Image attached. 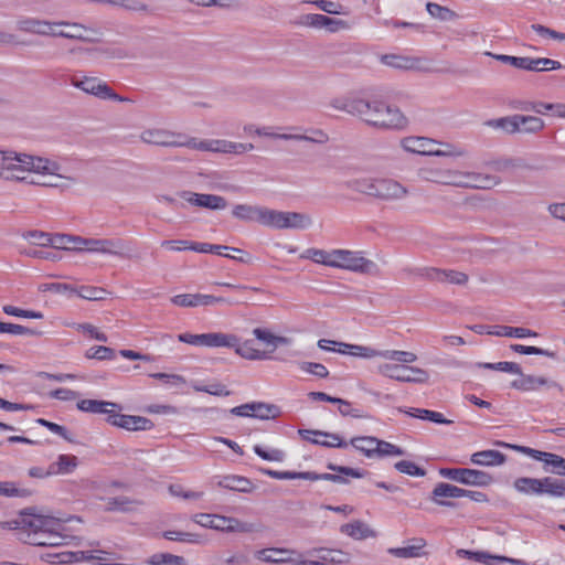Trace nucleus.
Returning a JSON list of instances; mask_svg holds the SVG:
<instances>
[{"mask_svg": "<svg viewBox=\"0 0 565 565\" xmlns=\"http://www.w3.org/2000/svg\"><path fill=\"white\" fill-rule=\"evenodd\" d=\"M142 141L157 146L186 147L201 151L241 154L254 149L253 143L233 142L223 139L198 140L162 129H148L141 134Z\"/></svg>", "mask_w": 565, "mask_h": 565, "instance_id": "nucleus-1", "label": "nucleus"}, {"mask_svg": "<svg viewBox=\"0 0 565 565\" xmlns=\"http://www.w3.org/2000/svg\"><path fill=\"white\" fill-rule=\"evenodd\" d=\"M15 524L20 530V540L31 545L60 546L67 539L63 533V522L50 515L23 513Z\"/></svg>", "mask_w": 565, "mask_h": 565, "instance_id": "nucleus-2", "label": "nucleus"}, {"mask_svg": "<svg viewBox=\"0 0 565 565\" xmlns=\"http://www.w3.org/2000/svg\"><path fill=\"white\" fill-rule=\"evenodd\" d=\"M344 109L379 129L401 130L408 125V119L397 107L383 100L354 99L347 103Z\"/></svg>", "mask_w": 565, "mask_h": 565, "instance_id": "nucleus-3", "label": "nucleus"}, {"mask_svg": "<svg viewBox=\"0 0 565 565\" xmlns=\"http://www.w3.org/2000/svg\"><path fill=\"white\" fill-rule=\"evenodd\" d=\"M25 172L42 177L62 178L57 162L25 153L0 151V178L6 180H24Z\"/></svg>", "mask_w": 565, "mask_h": 565, "instance_id": "nucleus-4", "label": "nucleus"}, {"mask_svg": "<svg viewBox=\"0 0 565 565\" xmlns=\"http://www.w3.org/2000/svg\"><path fill=\"white\" fill-rule=\"evenodd\" d=\"M318 348L323 351L338 352L343 355H351L361 359H375L381 358L388 361H398L414 363L417 361V355L409 351L402 350H376L372 347L351 344L329 339H320L317 343Z\"/></svg>", "mask_w": 565, "mask_h": 565, "instance_id": "nucleus-5", "label": "nucleus"}, {"mask_svg": "<svg viewBox=\"0 0 565 565\" xmlns=\"http://www.w3.org/2000/svg\"><path fill=\"white\" fill-rule=\"evenodd\" d=\"M401 145L406 151L418 154L445 157L463 156V150L452 145L440 143L434 139L425 137H406L402 139Z\"/></svg>", "mask_w": 565, "mask_h": 565, "instance_id": "nucleus-6", "label": "nucleus"}, {"mask_svg": "<svg viewBox=\"0 0 565 565\" xmlns=\"http://www.w3.org/2000/svg\"><path fill=\"white\" fill-rule=\"evenodd\" d=\"M107 404L102 414L106 415V422L111 426L128 431H146L154 427L153 422L147 417L121 414L122 407L119 404L113 402H107Z\"/></svg>", "mask_w": 565, "mask_h": 565, "instance_id": "nucleus-7", "label": "nucleus"}, {"mask_svg": "<svg viewBox=\"0 0 565 565\" xmlns=\"http://www.w3.org/2000/svg\"><path fill=\"white\" fill-rule=\"evenodd\" d=\"M259 224L277 230L307 228L311 224V218L302 213L262 207Z\"/></svg>", "mask_w": 565, "mask_h": 565, "instance_id": "nucleus-8", "label": "nucleus"}, {"mask_svg": "<svg viewBox=\"0 0 565 565\" xmlns=\"http://www.w3.org/2000/svg\"><path fill=\"white\" fill-rule=\"evenodd\" d=\"M516 491L524 494H548L551 497L565 495V480H556L550 477L542 479L522 477L514 481Z\"/></svg>", "mask_w": 565, "mask_h": 565, "instance_id": "nucleus-9", "label": "nucleus"}, {"mask_svg": "<svg viewBox=\"0 0 565 565\" xmlns=\"http://www.w3.org/2000/svg\"><path fill=\"white\" fill-rule=\"evenodd\" d=\"M330 267L353 273L369 274L375 267V263L363 256L362 252L335 248L331 249Z\"/></svg>", "mask_w": 565, "mask_h": 565, "instance_id": "nucleus-10", "label": "nucleus"}, {"mask_svg": "<svg viewBox=\"0 0 565 565\" xmlns=\"http://www.w3.org/2000/svg\"><path fill=\"white\" fill-rule=\"evenodd\" d=\"M384 363L377 369L379 373L388 379L405 383H426L429 380L427 371L409 366L407 362Z\"/></svg>", "mask_w": 565, "mask_h": 565, "instance_id": "nucleus-11", "label": "nucleus"}, {"mask_svg": "<svg viewBox=\"0 0 565 565\" xmlns=\"http://www.w3.org/2000/svg\"><path fill=\"white\" fill-rule=\"evenodd\" d=\"M486 54L502 63L510 64L515 68L530 72H547L562 68L561 62L547 57H519L505 54H492L490 52H487Z\"/></svg>", "mask_w": 565, "mask_h": 565, "instance_id": "nucleus-12", "label": "nucleus"}, {"mask_svg": "<svg viewBox=\"0 0 565 565\" xmlns=\"http://www.w3.org/2000/svg\"><path fill=\"white\" fill-rule=\"evenodd\" d=\"M439 475L443 478L473 487H488L493 482V477L490 473L470 468H441Z\"/></svg>", "mask_w": 565, "mask_h": 565, "instance_id": "nucleus-13", "label": "nucleus"}, {"mask_svg": "<svg viewBox=\"0 0 565 565\" xmlns=\"http://www.w3.org/2000/svg\"><path fill=\"white\" fill-rule=\"evenodd\" d=\"M500 182L501 179L492 173L455 170L452 186L490 190Z\"/></svg>", "mask_w": 565, "mask_h": 565, "instance_id": "nucleus-14", "label": "nucleus"}, {"mask_svg": "<svg viewBox=\"0 0 565 565\" xmlns=\"http://www.w3.org/2000/svg\"><path fill=\"white\" fill-rule=\"evenodd\" d=\"M192 521L203 527L222 532H245L246 524L235 518L224 516L213 513H196Z\"/></svg>", "mask_w": 565, "mask_h": 565, "instance_id": "nucleus-15", "label": "nucleus"}, {"mask_svg": "<svg viewBox=\"0 0 565 565\" xmlns=\"http://www.w3.org/2000/svg\"><path fill=\"white\" fill-rule=\"evenodd\" d=\"M124 242L121 239L108 238H83L81 237L78 252H89L103 255L122 256Z\"/></svg>", "mask_w": 565, "mask_h": 565, "instance_id": "nucleus-16", "label": "nucleus"}, {"mask_svg": "<svg viewBox=\"0 0 565 565\" xmlns=\"http://www.w3.org/2000/svg\"><path fill=\"white\" fill-rule=\"evenodd\" d=\"M171 303L181 308L209 307L216 303H232L224 297L205 294H179L170 299Z\"/></svg>", "mask_w": 565, "mask_h": 565, "instance_id": "nucleus-17", "label": "nucleus"}, {"mask_svg": "<svg viewBox=\"0 0 565 565\" xmlns=\"http://www.w3.org/2000/svg\"><path fill=\"white\" fill-rule=\"evenodd\" d=\"M73 85L81 88L85 93L92 94L103 99H114V100H126L121 98L113 89L104 82L96 77H83L82 79L74 78Z\"/></svg>", "mask_w": 565, "mask_h": 565, "instance_id": "nucleus-18", "label": "nucleus"}, {"mask_svg": "<svg viewBox=\"0 0 565 565\" xmlns=\"http://www.w3.org/2000/svg\"><path fill=\"white\" fill-rule=\"evenodd\" d=\"M299 24L315 29H324L329 32H339L350 29V24L341 19L329 18L319 13H309L300 18Z\"/></svg>", "mask_w": 565, "mask_h": 565, "instance_id": "nucleus-19", "label": "nucleus"}, {"mask_svg": "<svg viewBox=\"0 0 565 565\" xmlns=\"http://www.w3.org/2000/svg\"><path fill=\"white\" fill-rule=\"evenodd\" d=\"M299 434L303 437V439L312 444L329 448H347L349 445L338 434L310 429L299 430Z\"/></svg>", "mask_w": 565, "mask_h": 565, "instance_id": "nucleus-20", "label": "nucleus"}, {"mask_svg": "<svg viewBox=\"0 0 565 565\" xmlns=\"http://www.w3.org/2000/svg\"><path fill=\"white\" fill-rule=\"evenodd\" d=\"M407 190L397 181L392 179H375L373 196L383 200L401 199L405 196Z\"/></svg>", "mask_w": 565, "mask_h": 565, "instance_id": "nucleus-21", "label": "nucleus"}, {"mask_svg": "<svg viewBox=\"0 0 565 565\" xmlns=\"http://www.w3.org/2000/svg\"><path fill=\"white\" fill-rule=\"evenodd\" d=\"M469 559L478 562L483 565H527L526 562L519 558H511L501 555H494L483 551H463Z\"/></svg>", "mask_w": 565, "mask_h": 565, "instance_id": "nucleus-22", "label": "nucleus"}, {"mask_svg": "<svg viewBox=\"0 0 565 565\" xmlns=\"http://www.w3.org/2000/svg\"><path fill=\"white\" fill-rule=\"evenodd\" d=\"M262 473L278 480H294V479H309L317 480L323 479L334 482L342 481V478L337 475L324 473L321 477L312 476L310 472H294V471H278L271 469H260Z\"/></svg>", "mask_w": 565, "mask_h": 565, "instance_id": "nucleus-23", "label": "nucleus"}, {"mask_svg": "<svg viewBox=\"0 0 565 565\" xmlns=\"http://www.w3.org/2000/svg\"><path fill=\"white\" fill-rule=\"evenodd\" d=\"M340 532L355 541H363L366 539H374L377 536V532L372 529L366 522L361 520H354L352 522L342 524Z\"/></svg>", "mask_w": 565, "mask_h": 565, "instance_id": "nucleus-24", "label": "nucleus"}, {"mask_svg": "<svg viewBox=\"0 0 565 565\" xmlns=\"http://www.w3.org/2000/svg\"><path fill=\"white\" fill-rule=\"evenodd\" d=\"M52 289L56 291L70 290L75 292L78 297L83 299L95 301L105 299L106 296L109 294L106 289L95 286H79L77 288H74L66 284H54L52 285Z\"/></svg>", "mask_w": 565, "mask_h": 565, "instance_id": "nucleus-25", "label": "nucleus"}, {"mask_svg": "<svg viewBox=\"0 0 565 565\" xmlns=\"http://www.w3.org/2000/svg\"><path fill=\"white\" fill-rule=\"evenodd\" d=\"M185 200L192 205L210 210H223L226 207V200L215 194L188 193Z\"/></svg>", "mask_w": 565, "mask_h": 565, "instance_id": "nucleus-26", "label": "nucleus"}, {"mask_svg": "<svg viewBox=\"0 0 565 565\" xmlns=\"http://www.w3.org/2000/svg\"><path fill=\"white\" fill-rule=\"evenodd\" d=\"M233 350L237 355L249 361H263L269 359L266 350L255 348L253 340H245L242 342L237 335L236 344Z\"/></svg>", "mask_w": 565, "mask_h": 565, "instance_id": "nucleus-27", "label": "nucleus"}, {"mask_svg": "<svg viewBox=\"0 0 565 565\" xmlns=\"http://www.w3.org/2000/svg\"><path fill=\"white\" fill-rule=\"evenodd\" d=\"M465 489L459 488L457 486L450 483H438L433 490V500L439 504L445 507H452L454 504L445 501V498L458 499L463 498Z\"/></svg>", "mask_w": 565, "mask_h": 565, "instance_id": "nucleus-28", "label": "nucleus"}, {"mask_svg": "<svg viewBox=\"0 0 565 565\" xmlns=\"http://www.w3.org/2000/svg\"><path fill=\"white\" fill-rule=\"evenodd\" d=\"M66 25L65 23H49L46 21L35 20V19H26L19 21V29L25 32L42 34V35H52L55 33V28Z\"/></svg>", "mask_w": 565, "mask_h": 565, "instance_id": "nucleus-29", "label": "nucleus"}, {"mask_svg": "<svg viewBox=\"0 0 565 565\" xmlns=\"http://www.w3.org/2000/svg\"><path fill=\"white\" fill-rule=\"evenodd\" d=\"M419 177L425 181L452 185L455 170L439 168H423L419 171Z\"/></svg>", "mask_w": 565, "mask_h": 565, "instance_id": "nucleus-30", "label": "nucleus"}, {"mask_svg": "<svg viewBox=\"0 0 565 565\" xmlns=\"http://www.w3.org/2000/svg\"><path fill=\"white\" fill-rule=\"evenodd\" d=\"M470 461L473 465L494 467L501 466L505 462V455L498 450H481L473 452L470 457Z\"/></svg>", "mask_w": 565, "mask_h": 565, "instance_id": "nucleus-31", "label": "nucleus"}, {"mask_svg": "<svg viewBox=\"0 0 565 565\" xmlns=\"http://www.w3.org/2000/svg\"><path fill=\"white\" fill-rule=\"evenodd\" d=\"M77 465L78 460L76 456L63 454L60 455L57 459L49 466L46 475H67L73 472Z\"/></svg>", "mask_w": 565, "mask_h": 565, "instance_id": "nucleus-32", "label": "nucleus"}, {"mask_svg": "<svg viewBox=\"0 0 565 565\" xmlns=\"http://www.w3.org/2000/svg\"><path fill=\"white\" fill-rule=\"evenodd\" d=\"M253 334L257 340H259L269 348V350L266 351L269 358L276 351L278 345H286L289 343L288 338L276 335L271 331L263 328H255L253 330Z\"/></svg>", "mask_w": 565, "mask_h": 565, "instance_id": "nucleus-33", "label": "nucleus"}, {"mask_svg": "<svg viewBox=\"0 0 565 565\" xmlns=\"http://www.w3.org/2000/svg\"><path fill=\"white\" fill-rule=\"evenodd\" d=\"M217 484H218V487H221L223 489L237 491V492H244V493L252 492L253 488H254L252 481L248 478L242 477V476H236V475H230V476L223 477L217 482Z\"/></svg>", "mask_w": 565, "mask_h": 565, "instance_id": "nucleus-34", "label": "nucleus"}, {"mask_svg": "<svg viewBox=\"0 0 565 565\" xmlns=\"http://www.w3.org/2000/svg\"><path fill=\"white\" fill-rule=\"evenodd\" d=\"M426 545L424 539H413L411 544L403 547H393L388 550V553L399 558H413L422 556L423 550Z\"/></svg>", "mask_w": 565, "mask_h": 565, "instance_id": "nucleus-35", "label": "nucleus"}, {"mask_svg": "<svg viewBox=\"0 0 565 565\" xmlns=\"http://www.w3.org/2000/svg\"><path fill=\"white\" fill-rule=\"evenodd\" d=\"M401 412L405 413L411 417L433 422L435 424L450 425L454 423L452 420L447 419L441 413L436 411L411 407L407 409H401Z\"/></svg>", "mask_w": 565, "mask_h": 565, "instance_id": "nucleus-36", "label": "nucleus"}, {"mask_svg": "<svg viewBox=\"0 0 565 565\" xmlns=\"http://www.w3.org/2000/svg\"><path fill=\"white\" fill-rule=\"evenodd\" d=\"M236 344V335L224 332L205 333L204 348H227L233 349Z\"/></svg>", "mask_w": 565, "mask_h": 565, "instance_id": "nucleus-37", "label": "nucleus"}, {"mask_svg": "<svg viewBox=\"0 0 565 565\" xmlns=\"http://www.w3.org/2000/svg\"><path fill=\"white\" fill-rule=\"evenodd\" d=\"M349 444L364 456L373 458L376 455L379 439L372 436H359L351 438Z\"/></svg>", "mask_w": 565, "mask_h": 565, "instance_id": "nucleus-38", "label": "nucleus"}, {"mask_svg": "<svg viewBox=\"0 0 565 565\" xmlns=\"http://www.w3.org/2000/svg\"><path fill=\"white\" fill-rule=\"evenodd\" d=\"M255 557L265 563H285L291 559V552L281 548H264L257 551Z\"/></svg>", "mask_w": 565, "mask_h": 565, "instance_id": "nucleus-39", "label": "nucleus"}, {"mask_svg": "<svg viewBox=\"0 0 565 565\" xmlns=\"http://www.w3.org/2000/svg\"><path fill=\"white\" fill-rule=\"evenodd\" d=\"M521 377L518 380H514L512 382V387L523 391V392H531L536 391L542 386H545L547 384V380L542 376H534V375H524L520 374Z\"/></svg>", "mask_w": 565, "mask_h": 565, "instance_id": "nucleus-40", "label": "nucleus"}, {"mask_svg": "<svg viewBox=\"0 0 565 565\" xmlns=\"http://www.w3.org/2000/svg\"><path fill=\"white\" fill-rule=\"evenodd\" d=\"M430 276L439 282L463 285L468 281V276L465 273L451 269H433Z\"/></svg>", "mask_w": 565, "mask_h": 565, "instance_id": "nucleus-41", "label": "nucleus"}, {"mask_svg": "<svg viewBox=\"0 0 565 565\" xmlns=\"http://www.w3.org/2000/svg\"><path fill=\"white\" fill-rule=\"evenodd\" d=\"M260 206H253L248 204H237L233 207L232 214L238 220L245 222H257L260 221Z\"/></svg>", "mask_w": 565, "mask_h": 565, "instance_id": "nucleus-42", "label": "nucleus"}, {"mask_svg": "<svg viewBox=\"0 0 565 565\" xmlns=\"http://www.w3.org/2000/svg\"><path fill=\"white\" fill-rule=\"evenodd\" d=\"M51 246L56 249L78 252L81 236L51 234Z\"/></svg>", "mask_w": 565, "mask_h": 565, "instance_id": "nucleus-43", "label": "nucleus"}, {"mask_svg": "<svg viewBox=\"0 0 565 565\" xmlns=\"http://www.w3.org/2000/svg\"><path fill=\"white\" fill-rule=\"evenodd\" d=\"M519 120L520 115H513L488 120L486 121V125L494 129H501L508 134H515L520 131Z\"/></svg>", "mask_w": 565, "mask_h": 565, "instance_id": "nucleus-44", "label": "nucleus"}, {"mask_svg": "<svg viewBox=\"0 0 565 565\" xmlns=\"http://www.w3.org/2000/svg\"><path fill=\"white\" fill-rule=\"evenodd\" d=\"M381 61L385 65L401 70L415 68L418 64V60L398 54H385L382 56Z\"/></svg>", "mask_w": 565, "mask_h": 565, "instance_id": "nucleus-45", "label": "nucleus"}, {"mask_svg": "<svg viewBox=\"0 0 565 565\" xmlns=\"http://www.w3.org/2000/svg\"><path fill=\"white\" fill-rule=\"evenodd\" d=\"M77 556H78L77 552L63 551V552H56V553H43V554H41L40 558L43 562L57 565V564L78 563L79 558Z\"/></svg>", "mask_w": 565, "mask_h": 565, "instance_id": "nucleus-46", "label": "nucleus"}, {"mask_svg": "<svg viewBox=\"0 0 565 565\" xmlns=\"http://www.w3.org/2000/svg\"><path fill=\"white\" fill-rule=\"evenodd\" d=\"M253 450L259 458L265 461L282 462L286 459V452L279 448L255 445Z\"/></svg>", "mask_w": 565, "mask_h": 565, "instance_id": "nucleus-47", "label": "nucleus"}, {"mask_svg": "<svg viewBox=\"0 0 565 565\" xmlns=\"http://www.w3.org/2000/svg\"><path fill=\"white\" fill-rule=\"evenodd\" d=\"M494 333L497 337H508L518 339L537 337V333L535 331H532L527 328L509 326H495Z\"/></svg>", "mask_w": 565, "mask_h": 565, "instance_id": "nucleus-48", "label": "nucleus"}, {"mask_svg": "<svg viewBox=\"0 0 565 565\" xmlns=\"http://www.w3.org/2000/svg\"><path fill=\"white\" fill-rule=\"evenodd\" d=\"M426 10L431 18L440 21H451L458 18L455 11L435 2H427Z\"/></svg>", "mask_w": 565, "mask_h": 565, "instance_id": "nucleus-49", "label": "nucleus"}, {"mask_svg": "<svg viewBox=\"0 0 565 565\" xmlns=\"http://www.w3.org/2000/svg\"><path fill=\"white\" fill-rule=\"evenodd\" d=\"M85 358L89 360L110 361L116 358V352L109 347L95 345L86 350Z\"/></svg>", "mask_w": 565, "mask_h": 565, "instance_id": "nucleus-50", "label": "nucleus"}, {"mask_svg": "<svg viewBox=\"0 0 565 565\" xmlns=\"http://www.w3.org/2000/svg\"><path fill=\"white\" fill-rule=\"evenodd\" d=\"M163 537L169 541L185 542L191 544H201L203 539L200 534L182 532V531H166Z\"/></svg>", "mask_w": 565, "mask_h": 565, "instance_id": "nucleus-51", "label": "nucleus"}, {"mask_svg": "<svg viewBox=\"0 0 565 565\" xmlns=\"http://www.w3.org/2000/svg\"><path fill=\"white\" fill-rule=\"evenodd\" d=\"M147 563L150 565H186V561L183 556L169 553L154 554Z\"/></svg>", "mask_w": 565, "mask_h": 565, "instance_id": "nucleus-52", "label": "nucleus"}, {"mask_svg": "<svg viewBox=\"0 0 565 565\" xmlns=\"http://www.w3.org/2000/svg\"><path fill=\"white\" fill-rule=\"evenodd\" d=\"M519 126V132L534 134L544 128V121L540 117L520 115Z\"/></svg>", "mask_w": 565, "mask_h": 565, "instance_id": "nucleus-53", "label": "nucleus"}, {"mask_svg": "<svg viewBox=\"0 0 565 565\" xmlns=\"http://www.w3.org/2000/svg\"><path fill=\"white\" fill-rule=\"evenodd\" d=\"M67 326L76 329L77 331L82 332L89 339L97 340L100 342H106L108 340L106 333L100 331L97 327H95L92 323H73Z\"/></svg>", "mask_w": 565, "mask_h": 565, "instance_id": "nucleus-54", "label": "nucleus"}, {"mask_svg": "<svg viewBox=\"0 0 565 565\" xmlns=\"http://www.w3.org/2000/svg\"><path fill=\"white\" fill-rule=\"evenodd\" d=\"M279 411L275 405L254 402L253 415L252 417L259 419H270L277 417Z\"/></svg>", "mask_w": 565, "mask_h": 565, "instance_id": "nucleus-55", "label": "nucleus"}, {"mask_svg": "<svg viewBox=\"0 0 565 565\" xmlns=\"http://www.w3.org/2000/svg\"><path fill=\"white\" fill-rule=\"evenodd\" d=\"M0 495L9 498H25L31 495V491L24 488H19L14 482L0 481Z\"/></svg>", "mask_w": 565, "mask_h": 565, "instance_id": "nucleus-56", "label": "nucleus"}, {"mask_svg": "<svg viewBox=\"0 0 565 565\" xmlns=\"http://www.w3.org/2000/svg\"><path fill=\"white\" fill-rule=\"evenodd\" d=\"M107 401H98V399H81L77 402L76 406L81 412L90 413V414H102L105 412L104 407H107Z\"/></svg>", "mask_w": 565, "mask_h": 565, "instance_id": "nucleus-57", "label": "nucleus"}, {"mask_svg": "<svg viewBox=\"0 0 565 565\" xmlns=\"http://www.w3.org/2000/svg\"><path fill=\"white\" fill-rule=\"evenodd\" d=\"M2 311L12 317L25 318V319H43L44 315L41 311L25 310L18 308L12 305H6L2 307Z\"/></svg>", "mask_w": 565, "mask_h": 565, "instance_id": "nucleus-58", "label": "nucleus"}, {"mask_svg": "<svg viewBox=\"0 0 565 565\" xmlns=\"http://www.w3.org/2000/svg\"><path fill=\"white\" fill-rule=\"evenodd\" d=\"M0 333H9L14 335H38L40 332L34 329H30L28 327L10 323V322H0Z\"/></svg>", "mask_w": 565, "mask_h": 565, "instance_id": "nucleus-59", "label": "nucleus"}, {"mask_svg": "<svg viewBox=\"0 0 565 565\" xmlns=\"http://www.w3.org/2000/svg\"><path fill=\"white\" fill-rule=\"evenodd\" d=\"M349 186L356 192L373 196L375 179H372V178L354 179L349 182Z\"/></svg>", "mask_w": 565, "mask_h": 565, "instance_id": "nucleus-60", "label": "nucleus"}, {"mask_svg": "<svg viewBox=\"0 0 565 565\" xmlns=\"http://www.w3.org/2000/svg\"><path fill=\"white\" fill-rule=\"evenodd\" d=\"M404 451L398 446L391 444L385 440L379 439V445L376 447V455L375 457H395V456H403Z\"/></svg>", "mask_w": 565, "mask_h": 565, "instance_id": "nucleus-61", "label": "nucleus"}, {"mask_svg": "<svg viewBox=\"0 0 565 565\" xmlns=\"http://www.w3.org/2000/svg\"><path fill=\"white\" fill-rule=\"evenodd\" d=\"M395 469L401 473H405L413 477H424L426 471L418 467L416 463L409 460H401L395 463Z\"/></svg>", "mask_w": 565, "mask_h": 565, "instance_id": "nucleus-62", "label": "nucleus"}, {"mask_svg": "<svg viewBox=\"0 0 565 565\" xmlns=\"http://www.w3.org/2000/svg\"><path fill=\"white\" fill-rule=\"evenodd\" d=\"M307 258L312 262L330 267L331 263V250H324L319 248H309L306 250Z\"/></svg>", "mask_w": 565, "mask_h": 565, "instance_id": "nucleus-63", "label": "nucleus"}, {"mask_svg": "<svg viewBox=\"0 0 565 565\" xmlns=\"http://www.w3.org/2000/svg\"><path fill=\"white\" fill-rule=\"evenodd\" d=\"M299 367L301 371L312 374L319 379H326L329 376V370L321 363L301 362Z\"/></svg>", "mask_w": 565, "mask_h": 565, "instance_id": "nucleus-64", "label": "nucleus"}]
</instances>
